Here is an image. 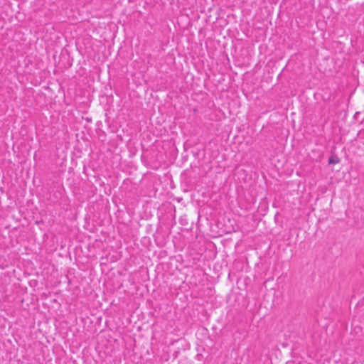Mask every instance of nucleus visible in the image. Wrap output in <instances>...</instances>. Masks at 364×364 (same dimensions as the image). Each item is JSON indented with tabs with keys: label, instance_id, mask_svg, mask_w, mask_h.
<instances>
[{
	"label": "nucleus",
	"instance_id": "1",
	"mask_svg": "<svg viewBox=\"0 0 364 364\" xmlns=\"http://www.w3.org/2000/svg\"><path fill=\"white\" fill-rule=\"evenodd\" d=\"M328 163L329 164H333V163H335V161L331 158H330L329 160H328Z\"/></svg>",
	"mask_w": 364,
	"mask_h": 364
}]
</instances>
